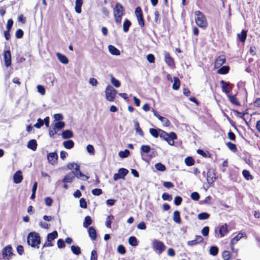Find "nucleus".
<instances>
[{
	"label": "nucleus",
	"instance_id": "f257e3e1",
	"mask_svg": "<svg viewBox=\"0 0 260 260\" xmlns=\"http://www.w3.org/2000/svg\"><path fill=\"white\" fill-rule=\"evenodd\" d=\"M196 24L200 28L205 29L208 26V22L205 15L200 11L194 12Z\"/></svg>",
	"mask_w": 260,
	"mask_h": 260
},
{
	"label": "nucleus",
	"instance_id": "f03ea898",
	"mask_svg": "<svg viewBox=\"0 0 260 260\" xmlns=\"http://www.w3.org/2000/svg\"><path fill=\"white\" fill-rule=\"evenodd\" d=\"M124 14L123 7L120 3H117L113 9V15L115 22L118 24H121L122 18Z\"/></svg>",
	"mask_w": 260,
	"mask_h": 260
},
{
	"label": "nucleus",
	"instance_id": "7ed1b4c3",
	"mask_svg": "<svg viewBox=\"0 0 260 260\" xmlns=\"http://www.w3.org/2000/svg\"><path fill=\"white\" fill-rule=\"evenodd\" d=\"M27 242L32 247L38 248L41 243L40 236L36 232H31L28 235Z\"/></svg>",
	"mask_w": 260,
	"mask_h": 260
},
{
	"label": "nucleus",
	"instance_id": "20e7f679",
	"mask_svg": "<svg viewBox=\"0 0 260 260\" xmlns=\"http://www.w3.org/2000/svg\"><path fill=\"white\" fill-rule=\"evenodd\" d=\"M67 167L70 170H74V172L75 177L83 180H86L88 177L83 174L80 170V166L74 162H70L67 165Z\"/></svg>",
	"mask_w": 260,
	"mask_h": 260
},
{
	"label": "nucleus",
	"instance_id": "39448f33",
	"mask_svg": "<svg viewBox=\"0 0 260 260\" xmlns=\"http://www.w3.org/2000/svg\"><path fill=\"white\" fill-rule=\"evenodd\" d=\"M117 92V90L112 86L108 85L105 89V95L106 100L109 102L114 101L115 99Z\"/></svg>",
	"mask_w": 260,
	"mask_h": 260
},
{
	"label": "nucleus",
	"instance_id": "423d86ee",
	"mask_svg": "<svg viewBox=\"0 0 260 260\" xmlns=\"http://www.w3.org/2000/svg\"><path fill=\"white\" fill-rule=\"evenodd\" d=\"M13 254L12 246L11 245L6 246L2 250V257H0V259L10 260Z\"/></svg>",
	"mask_w": 260,
	"mask_h": 260
},
{
	"label": "nucleus",
	"instance_id": "0eeeda50",
	"mask_svg": "<svg viewBox=\"0 0 260 260\" xmlns=\"http://www.w3.org/2000/svg\"><path fill=\"white\" fill-rule=\"evenodd\" d=\"M153 249L157 252L158 254H161L166 249V246L164 243L159 240H155L153 241L152 244Z\"/></svg>",
	"mask_w": 260,
	"mask_h": 260
},
{
	"label": "nucleus",
	"instance_id": "6e6552de",
	"mask_svg": "<svg viewBox=\"0 0 260 260\" xmlns=\"http://www.w3.org/2000/svg\"><path fill=\"white\" fill-rule=\"evenodd\" d=\"M135 13L139 26L141 27H143L145 25V21L143 12L140 7H137L136 8Z\"/></svg>",
	"mask_w": 260,
	"mask_h": 260
},
{
	"label": "nucleus",
	"instance_id": "1a4fd4ad",
	"mask_svg": "<svg viewBox=\"0 0 260 260\" xmlns=\"http://www.w3.org/2000/svg\"><path fill=\"white\" fill-rule=\"evenodd\" d=\"M226 61V57L224 55L222 54L220 55H219L218 57H217L214 61V67L215 69H218L222 64L225 63Z\"/></svg>",
	"mask_w": 260,
	"mask_h": 260
},
{
	"label": "nucleus",
	"instance_id": "9d476101",
	"mask_svg": "<svg viewBox=\"0 0 260 260\" xmlns=\"http://www.w3.org/2000/svg\"><path fill=\"white\" fill-rule=\"evenodd\" d=\"M4 58L5 64L7 67H9L11 64V54L10 50L4 51Z\"/></svg>",
	"mask_w": 260,
	"mask_h": 260
},
{
	"label": "nucleus",
	"instance_id": "9b49d317",
	"mask_svg": "<svg viewBox=\"0 0 260 260\" xmlns=\"http://www.w3.org/2000/svg\"><path fill=\"white\" fill-rule=\"evenodd\" d=\"M47 157L49 163L53 165L58 159V155L56 152H50L47 154Z\"/></svg>",
	"mask_w": 260,
	"mask_h": 260
},
{
	"label": "nucleus",
	"instance_id": "f8f14e48",
	"mask_svg": "<svg viewBox=\"0 0 260 260\" xmlns=\"http://www.w3.org/2000/svg\"><path fill=\"white\" fill-rule=\"evenodd\" d=\"M220 83L221 84L222 91L226 93H229L232 91V86H230V83L226 82L223 80H221Z\"/></svg>",
	"mask_w": 260,
	"mask_h": 260
},
{
	"label": "nucleus",
	"instance_id": "ddd939ff",
	"mask_svg": "<svg viewBox=\"0 0 260 260\" xmlns=\"http://www.w3.org/2000/svg\"><path fill=\"white\" fill-rule=\"evenodd\" d=\"M23 180V176L21 171H16L13 175V181L16 184L21 182Z\"/></svg>",
	"mask_w": 260,
	"mask_h": 260
},
{
	"label": "nucleus",
	"instance_id": "4468645a",
	"mask_svg": "<svg viewBox=\"0 0 260 260\" xmlns=\"http://www.w3.org/2000/svg\"><path fill=\"white\" fill-rule=\"evenodd\" d=\"M151 111L153 113V114L154 115V116L155 117H156L161 122L165 123L166 126L169 125L170 122V121L168 119V118L160 116L158 113V112L156 110H155L154 109H152Z\"/></svg>",
	"mask_w": 260,
	"mask_h": 260
},
{
	"label": "nucleus",
	"instance_id": "2eb2a0df",
	"mask_svg": "<svg viewBox=\"0 0 260 260\" xmlns=\"http://www.w3.org/2000/svg\"><path fill=\"white\" fill-rule=\"evenodd\" d=\"M169 137H167V139L165 140V141H167L169 145L173 146L174 145V140L177 139V135L175 133L172 132L169 133Z\"/></svg>",
	"mask_w": 260,
	"mask_h": 260
},
{
	"label": "nucleus",
	"instance_id": "dca6fc26",
	"mask_svg": "<svg viewBox=\"0 0 260 260\" xmlns=\"http://www.w3.org/2000/svg\"><path fill=\"white\" fill-rule=\"evenodd\" d=\"M165 61L168 66L170 67H173L175 65L174 59L171 56L169 52H166L165 53Z\"/></svg>",
	"mask_w": 260,
	"mask_h": 260
},
{
	"label": "nucleus",
	"instance_id": "f3484780",
	"mask_svg": "<svg viewBox=\"0 0 260 260\" xmlns=\"http://www.w3.org/2000/svg\"><path fill=\"white\" fill-rule=\"evenodd\" d=\"M75 177L74 171L68 173L63 178L62 182L64 183H71Z\"/></svg>",
	"mask_w": 260,
	"mask_h": 260
},
{
	"label": "nucleus",
	"instance_id": "a211bd4d",
	"mask_svg": "<svg viewBox=\"0 0 260 260\" xmlns=\"http://www.w3.org/2000/svg\"><path fill=\"white\" fill-rule=\"evenodd\" d=\"M229 233L228 226L226 223H225L219 227V233L220 237H224Z\"/></svg>",
	"mask_w": 260,
	"mask_h": 260
},
{
	"label": "nucleus",
	"instance_id": "6ab92c4d",
	"mask_svg": "<svg viewBox=\"0 0 260 260\" xmlns=\"http://www.w3.org/2000/svg\"><path fill=\"white\" fill-rule=\"evenodd\" d=\"M243 237V234L239 233L236 236H235L232 239L230 242V246L231 248H232L234 249V245L242 237Z\"/></svg>",
	"mask_w": 260,
	"mask_h": 260
},
{
	"label": "nucleus",
	"instance_id": "aec40b11",
	"mask_svg": "<svg viewBox=\"0 0 260 260\" xmlns=\"http://www.w3.org/2000/svg\"><path fill=\"white\" fill-rule=\"evenodd\" d=\"M247 31L244 29H243L240 34H237V37L238 40L244 43L247 38Z\"/></svg>",
	"mask_w": 260,
	"mask_h": 260
},
{
	"label": "nucleus",
	"instance_id": "412c9836",
	"mask_svg": "<svg viewBox=\"0 0 260 260\" xmlns=\"http://www.w3.org/2000/svg\"><path fill=\"white\" fill-rule=\"evenodd\" d=\"M230 68L229 66H224L220 67L217 71V73L220 75H225L229 73Z\"/></svg>",
	"mask_w": 260,
	"mask_h": 260
},
{
	"label": "nucleus",
	"instance_id": "4be33fe9",
	"mask_svg": "<svg viewBox=\"0 0 260 260\" xmlns=\"http://www.w3.org/2000/svg\"><path fill=\"white\" fill-rule=\"evenodd\" d=\"M37 142L35 139L29 140L27 145V147L33 151H35L37 149Z\"/></svg>",
	"mask_w": 260,
	"mask_h": 260
},
{
	"label": "nucleus",
	"instance_id": "5701e85b",
	"mask_svg": "<svg viewBox=\"0 0 260 260\" xmlns=\"http://www.w3.org/2000/svg\"><path fill=\"white\" fill-rule=\"evenodd\" d=\"M88 232L89 235V237L92 240H95L97 237V234L95 229L92 227L90 226L88 228Z\"/></svg>",
	"mask_w": 260,
	"mask_h": 260
},
{
	"label": "nucleus",
	"instance_id": "b1692460",
	"mask_svg": "<svg viewBox=\"0 0 260 260\" xmlns=\"http://www.w3.org/2000/svg\"><path fill=\"white\" fill-rule=\"evenodd\" d=\"M56 56L60 62L63 64H67L69 62V59L67 57L59 52L56 53Z\"/></svg>",
	"mask_w": 260,
	"mask_h": 260
},
{
	"label": "nucleus",
	"instance_id": "393cba45",
	"mask_svg": "<svg viewBox=\"0 0 260 260\" xmlns=\"http://www.w3.org/2000/svg\"><path fill=\"white\" fill-rule=\"evenodd\" d=\"M228 97L232 104L238 106H241L240 103L239 102L235 95H229Z\"/></svg>",
	"mask_w": 260,
	"mask_h": 260
},
{
	"label": "nucleus",
	"instance_id": "a878e982",
	"mask_svg": "<svg viewBox=\"0 0 260 260\" xmlns=\"http://www.w3.org/2000/svg\"><path fill=\"white\" fill-rule=\"evenodd\" d=\"M83 4L82 0H76L75 2V11L78 14H80L82 12V6Z\"/></svg>",
	"mask_w": 260,
	"mask_h": 260
},
{
	"label": "nucleus",
	"instance_id": "bb28decb",
	"mask_svg": "<svg viewBox=\"0 0 260 260\" xmlns=\"http://www.w3.org/2000/svg\"><path fill=\"white\" fill-rule=\"evenodd\" d=\"M173 219L174 221L177 223L180 224L181 222V219L180 217V213L179 211L176 210L173 213Z\"/></svg>",
	"mask_w": 260,
	"mask_h": 260
},
{
	"label": "nucleus",
	"instance_id": "cd10ccee",
	"mask_svg": "<svg viewBox=\"0 0 260 260\" xmlns=\"http://www.w3.org/2000/svg\"><path fill=\"white\" fill-rule=\"evenodd\" d=\"M109 51L110 53L114 55H119L120 54V51L115 46L110 45L108 46Z\"/></svg>",
	"mask_w": 260,
	"mask_h": 260
},
{
	"label": "nucleus",
	"instance_id": "c85d7f7f",
	"mask_svg": "<svg viewBox=\"0 0 260 260\" xmlns=\"http://www.w3.org/2000/svg\"><path fill=\"white\" fill-rule=\"evenodd\" d=\"M197 152L202 155L203 157L205 158H211V154L208 151H205L199 149L197 150Z\"/></svg>",
	"mask_w": 260,
	"mask_h": 260
},
{
	"label": "nucleus",
	"instance_id": "c756f323",
	"mask_svg": "<svg viewBox=\"0 0 260 260\" xmlns=\"http://www.w3.org/2000/svg\"><path fill=\"white\" fill-rule=\"evenodd\" d=\"M160 131L161 129L151 128L149 129V133L153 137L157 138L159 136Z\"/></svg>",
	"mask_w": 260,
	"mask_h": 260
},
{
	"label": "nucleus",
	"instance_id": "7c9ffc66",
	"mask_svg": "<svg viewBox=\"0 0 260 260\" xmlns=\"http://www.w3.org/2000/svg\"><path fill=\"white\" fill-rule=\"evenodd\" d=\"M58 236V233L56 231H54L51 233H49L47 235V241L48 242H52Z\"/></svg>",
	"mask_w": 260,
	"mask_h": 260
},
{
	"label": "nucleus",
	"instance_id": "2f4dec72",
	"mask_svg": "<svg viewBox=\"0 0 260 260\" xmlns=\"http://www.w3.org/2000/svg\"><path fill=\"white\" fill-rule=\"evenodd\" d=\"M73 137V133L70 130H66L62 133V137L64 139L71 138Z\"/></svg>",
	"mask_w": 260,
	"mask_h": 260
},
{
	"label": "nucleus",
	"instance_id": "473e14b6",
	"mask_svg": "<svg viewBox=\"0 0 260 260\" xmlns=\"http://www.w3.org/2000/svg\"><path fill=\"white\" fill-rule=\"evenodd\" d=\"M132 25L131 22L128 20L127 19H126L123 24V30L124 32H126L128 31L129 28L130 26Z\"/></svg>",
	"mask_w": 260,
	"mask_h": 260
},
{
	"label": "nucleus",
	"instance_id": "72a5a7b5",
	"mask_svg": "<svg viewBox=\"0 0 260 260\" xmlns=\"http://www.w3.org/2000/svg\"><path fill=\"white\" fill-rule=\"evenodd\" d=\"M180 85V81L179 78L177 77H174V83L172 85V88L174 90H178Z\"/></svg>",
	"mask_w": 260,
	"mask_h": 260
},
{
	"label": "nucleus",
	"instance_id": "f704fd0d",
	"mask_svg": "<svg viewBox=\"0 0 260 260\" xmlns=\"http://www.w3.org/2000/svg\"><path fill=\"white\" fill-rule=\"evenodd\" d=\"M63 145L66 149H70L74 146V142L73 140H69L64 141Z\"/></svg>",
	"mask_w": 260,
	"mask_h": 260
},
{
	"label": "nucleus",
	"instance_id": "c9c22d12",
	"mask_svg": "<svg viewBox=\"0 0 260 260\" xmlns=\"http://www.w3.org/2000/svg\"><path fill=\"white\" fill-rule=\"evenodd\" d=\"M185 164L187 166L190 167L194 165L195 161L191 156H187L184 160Z\"/></svg>",
	"mask_w": 260,
	"mask_h": 260
},
{
	"label": "nucleus",
	"instance_id": "e433bc0d",
	"mask_svg": "<svg viewBox=\"0 0 260 260\" xmlns=\"http://www.w3.org/2000/svg\"><path fill=\"white\" fill-rule=\"evenodd\" d=\"M135 127L136 132L139 134L141 137H143L144 135V133L143 130L141 129L139 125V123L138 121L135 122Z\"/></svg>",
	"mask_w": 260,
	"mask_h": 260
},
{
	"label": "nucleus",
	"instance_id": "4c0bfd02",
	"mask_svg": "<svg viewBox=\"0 0 260 260\" xmlns=\"http://www.w3.org/2000/svg\"><path fill=\"white\" fill-rule=\"evenodd\" d=\"M151 150V147L150 146L147 145H142L140 148V152L141 154H142L143 153H147L149 152H150Z\"/></svg>",
	"mask_w": 260,
	"mask_h": 260
},
{
	"label": "nucleus",
	"instance_id": "58836bf2",
	"mask_svg": "<svg viewBox=\"0 0 260 260\" xmlns=\"http://www.w3.org/2000/svg\"><path fill=\"white\" fill-rule=\"evenodd\" d=\"M128 243L132 246H137L138 245V240L134 236H131L128 238Z\"/></svg>",
	"mask_w": 260,
	"mask_h": 260
},
{
	"label": "nucleus",
	"instance_id": "ea45409f",
	"mask_svg": "<svg viewBox=\"0 0 260 260\" xmlns=\"http://www.w3.org/2000/svg\"><path fill=\"white\" fill-rule=\"evenodd\" d=\"M222 257L224 260H230L232 257V254L228 250H224L222 253Z\"/></svg>",
	"mask_w": 260,
	"mask_h": 260
},
{
	"label": "nucleus",
	"instance_id": "a19ab883",
	"mask_svg": "<svg viewBox=\"0 0 260 260\" xmlns=\"http://www.w3.org/2000/svg\"><path fill=\"white\" fill-rule=\"evenodd\" d=\"M226 145L232 152H236L237 151V146L235 144L231 142H228L226 143Z\"/></svg>",
	"mask_w": 260,
	"mask_h": 260
},
{
	"label": "nucleus",
	"instance_id": "79ce46f5",
	"mask_svg": "<svg viewBox=\"0 0 260 260\" xmlns=\"http://www.w3.org/2000/svg\"><path fill=\"white\" fill-rule=\"evenodd\" d=\"M218 251V248L215 246H211L209 250L210 254L213 256H216V255H217Z\"/></svg>",
	"mask_w": 260,
	"mask_h": 260
},
{
	"label": "nucleus",
	"instance_id": "37998d69",
	"mask_svg": "<svg viewBox=\"0 0 260 260\" xmlns=\"http://www.w3.org/2000/svg\"><path fill=\"white\" fill-rule=\"evenodd\" d=\"M242 174L247 180H252L253 179V176L250 174L249 172L247 170H244L242 171Z\"/></svg>",
	"mask_w": 260,
	"mask_h": 260
},
{
	"label": "nucleus",
	"instance_id": "c03bdc74",
	"mask_svg": "<svg viewBox=\"0 0 260 260\" xmlns=\"http://www.w3.org/2000/svg\"><path fill=\"white\" fill-rule=\"evenodd\" d=\"M92 223V220L89 216H87L85 217L84 221L83 222V226L84 228H88Z\"/></svg>",
	"mask_w": 260,
	"mask_h": 260
},
{
	"label": "nucleus",
	"instance_id": "a18cd8bd",
	"mask_svg": "<svg viewBox=\"0 0 260 260\" xmlns=\"http://www.w3.org/2000/svg\"><path fill=\"white\" fill-rule=\"evenodd\" d=\"M111 83L116 87L120 86L121 83L119 80L115 78L112 75H111Z\"/></svg>",
	"mask_w": 260,
	"mask_h": 260
},
{
	"label": "nucleus",
	"instance_id": "49530a36",
	"mask_svg": "<svg viewBox=\"0 0 260 260\" xmlns=\"http://www.w3.org/2000/svg\"><path fill=\"white\" fill-rule=\"evenodd\" d=\"M71 250L76 255H79L81 252L80 248L78 246L72 245L71 246Z\"/></svg>",
	"mask_w": 260,
	"mask_h": 260
},
{
	"label": "nucleus",
	"instance_id": "de8ad7c7",
	"mask_svg": "<svg viewBox=\"0 0 260 260\" xmlns=\"http://www.w3.org/2000/svg\"><path fill=\"white\" fill-rule=\"evenodd\" d=\"M129 151L128 149H125L119 152V156L121 158H126L129 156Z\"/></svg>",
	"mask_w": 260,
	"mask_h": 260
},
{
	"label": "nucleus",
	"instance_id": "09e8293b",
	"mask_svg": "<svg viewBox=\"0 0 260 260\" xmlns=\"http://www.w3.org/2000/svg\"><path fill=\"white\" fill-rule=\"evenodd\" d=\"M210 214L206 212H202L198 214V217L200 220H205L208 219Z\"/></svg>",
	"mask_w": 260,
	"mask_h": 260
},
{
	"label": "nucleus",
	"instance_id": "8fccbe9b",
	"mask_svg": "<svg viewBox=\"0 0 260 260\" xmlns=\"http://www.w3.org/2000/svg\"><path fill=\"white\" fill-rule=\"evenodd\" d=\"M114 219V216L112 215H109L106 219V225L108 228H111V223L112 220Z\"/></svg>",
	"mask_w": 260,
	"mask_h": 260
},
{
	"label": "nucleus",
	"instance_id": "3c124183",
	"mask_svg": "<svg viewBox=\"0 0 260 260\" xmlns=\"http://www.w3.org/2000/svg\"><path fill=\"white\" fill-rule=\"evenodd\" d=\"M155 167L157 170L161 172L165 171L166 169L165 166L160 162L156 164L155 165Z\"/></svg>",
	"mask_w": 260,
	"mask_h": 260
},
{
	"label": "nucleus",
	"instance_id": "603ef678",
	"mask_svg": "<svg viewBox=\"0 0 260 260\" xmlns=\"http://www.w3.org/2000/svg\"><path fill=\"white\" fill-rule=\"evenodd\" d=\"M118 173L124 179L125 176L128 174V171L125 168H120L118 170Z\"/></svg>",
	"mask_w": 260,
	"mask_h": 260
},
{
	"label": "nucleus",
	"instance_id": "864d4df0",
	"mask_svg": "<svg viewBox=\"0 0 260 260\" xmlns=\"http://www.w3.org/2000/svg\"><path fill=\"white\" fill-rule=\"evenodd\" d=\"M233 112L234 113V114H235L236 116H237V117H239V118H242V119H243L244 121H246V119L244 118V115L245 114V113L240 112L237 110H233Z\"/></svg>",
	"mask_w": 260,
	"mask_h": 260
},
{
	"label": "nucleus",
	"instance_id": "5fc2aeb1",
	"mask_svg": "<svg viewBox=\"0 0 260 260\" xmlns=\"http://www.w3.org/2000/svg\"><path fill=\"white\" fill-rule=\"evenodd\" d=\"M161 198L164 201H171L172 200V197L171 195L169 194L168 193H164L162 194Z\"/></svg>",
	"mask_w": 260,
	"mask_h": 260
},
{
	"label": "nucleus",
	"instance_id": "6e6d98bb",
	"mask_svg": "<svg viewBox=\"0 0 260 260\" xmlns=\"http://www.w3.org/2000/svg\"><path fill=\"white\" fill-rule=\"evenodd\" d=\"M80 207L82 208L85 209L87 208V202L85 199L81 198L79 201Z\"/></svg>",
	"mask_w": 260,
	"mask_h": 260
},
{
	"label": "nucleus",
	"instance_id": "4d7b16f0",
	"mask_svg": "<svg viewBox=\"0 0 260 260\" xmlns=\"http://www.w3.org/2000/svg\"><path fill=\"white\" fill-rule=\"evenodd\" d=\"M24 35L23 31L21 29H18L15 32V36L16 38L21 39L23 37Z\"/></svg>",
	"mask_w": 260,
	"mask_h": 260
},
{
	"label": "nucleus",
	"instance_id": "13d9d810",
	"mask_svg": "<svg viewBox=\"0 0 260 260\" xmlns=\"http://www.w3.org/2000/svg\"><path fill=\"white\" fill-rule=\"evenodd\" d=\"M190 197L193 200L197 201L200 199V196L198 192H193L191 193Z\"/></svg>",
	"mask_w": 260,
	"mask_h": 260
},
{
	"label": "nucleus",
	"instance_id": "bf43d9fd",
	"mask_svg": "<svg viewBox=\"0 0 260 260\" xmlns=\"http://www.w3.org/2000/svg\"><path fill=\"white\" fill-rule=\"evenodd\" d=\"M117 251L121 254H124L126 252V250L124 246L123 245H119L117 247Z\"/></svg>",
	"mask_w": 260,
	"mask_h": 260
},
{
	"label": "nucleus",
	"instance_id": "052dcab7",
	"mask_svg": "<svg viewBox=\"0 0 260 260\" xmlns=\"http://www.w3.org/2000/svg\"><path fill=\"white\" fill-rule=\"evenodd\" d=\"M43 125H44L43 120L41 118H39L37 120V122L34 124V126L37 128H40Z\"/></svg>",
	"mask_w": 260,
	"mask_h": 260
},
{
	"label": "nucleus",
	"instance_id": "680f3d73",
	"mask_svg": "<svg viewBox=\"0 0 260 260\" xmlns=\"http://www.w3.org/2000/svg\"><path fill=\"white\" fill-rule=\"evenodd\" d=\"M161 138L163 139L164 140H167V137H169V134H168L165 131L161 129L159 136Z\"/></svg>",
	"mask_w": 260,
	"mask_h": 260
},
{
	"label": "nucleus",
	"instance_id": "e2e57ef3",
	"mask_svg": "<svg viewBox=\"0 0 260 260\" xmlns=\"http://www.w3.org/2000/svg\"><path fill=\"white\" fill-rule=\"evenodd\" d=\"M209 233V228L208 226H205L201 231V233L203 236H207Z\"/></svg>",
	"mask_w": 260,
	"mask_h": 260
},
{
	"label": "nucleus",
	"instance_id": "0e129e2a",
	"mask_svg": "<svg viewBox=\"0 0 260 260\" xmlns=\"http://www.w3.org/2000/svg\"><path fill=\"white\" fill-rule=\"evenodd\" d=\"M182 202V198L180 196H176L174 198V204L176 206L180 205Z\"/></svg>",
	"mask_w": 260,
	"mask_h": 260
},
{
	"label": "nucleus",
	"instance_id": "69168bd1",
	"mask_svg": "<svg viewBox=\"0 0 260 260\" xmlns=\"http://www.w3.org/2000/svg\"><path fill=\"white\" fill-rule=\"evenodd\" d=\"M13 21L12 19H10L8 20L7 21V26H6V30H10L11 31L12 28V26H13Z\"/></svg>",
	"mask_w": 260,
	"mask_h": 260
},
{
	"label": "nucleus",
	"instance_id": "338daca9",
	"mask_svg": "<svg viewBox=\"0 0 260 260\" xmlns=\"http://www.w3.org/2000/svg\"><path fill=\"white\" fill-rule=\"evenodd\" d=\"M162 184L164 187L167 188H173L174 187V184L170 181H164Z\"/></svg>",
	"mask_w": 260,
	"mask_h": 260
},
{
	"label": "nucleus",
	"instance_id": "774afa93",
	"mask_svg": "<svg viewBox=\"0 0 260 260\" xmlns=\"http://www.w3.org/2000/svg\"><path fill=\"white\" fill-rule=\"evenodd\" d=\"M90 260H98V254L95 250L91 251Z\"/></svg>",
	"mask_w": 260,
	"mask_h": 260
}]
</instances>
